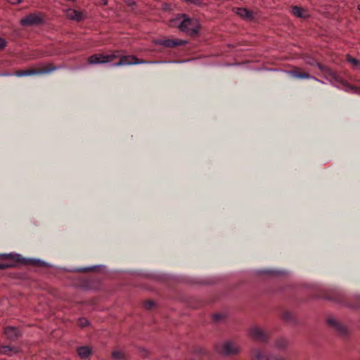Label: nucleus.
<instances>
[{
	"label": "nucleus",
	"instance_id": "obj_9",
	"mask_svg": "<svg viewBox=\"0 0 360 360\" xmlns=\"http://www.w3.org/2000/svg\"><path fill=\"white\" fill-rule=\"evenodd\" d=\"M290 76L297 79H311L319 83L323 84V82L317 79L314 76H311L309 73L305 72H301L299 69H295L292 70L288 71L287 72Z\"/></svg>",
	"mask_w": 360,
	"mask_h": 360
},
{
	"label": "nucleus",
	"instance_id": "obj_6",
	"mask_svg": "<svg viewBox=\"0 0 360 360\" xmlns=\"http://www.w3.org/2000/svg\"><path fill=\"white\" fill-rule=\"evenodd\" d=\"M319 69L323 74L324 77L331 83L343 84L341 77L330 68L321 64L318 65Z\"/></svg>",
	"mask_w": 360,
	"mask_h": 360
},
{
	"label": "nucleus",
	"instance_id": "obj_3",
	"mask_svg": "<svg viewBox=\"0 0 360 360\" xmlns=\"http://www.w3.org/2000/svg\"><path fill=\"white\" fill-rule=\"evenodd\" d=\"M60 67L55 66L54 65L50 63L47 64L42 68L37 69H29L25 70H19L15 72L14 75L17 77H24V76H31V75H46L49 74L51 72H53Z\"/></svg>",
	"mask_w": 360,
	"mask_h": 360
},
{
	"label": "nucleus",
	"instance_id": "obj_8",
	"mask_svg": "<svg viewBox=\"0 0 360 360\" xmlns=\"http://www.w3.org/2000/svg\"><path fill=\"white\" fill-rule=\"evenodd\" d=\"M41 18L37 13H31L20 20L22 26H32L41 22Z\"/></svg>",
	"mask_w": 360,
	"mask_h": 360
},
{
	"label": "nucleus",
	"instance_id": "obj_7",
	"mask_svg": "<svg viewBox=\"0 0 360 360\" xmlns=\"http://www.w3.org/2000/svg\"><path fill=\"white\" fill-rule=\"evenodd\" d=\"M249 333L250 337L257 342H266L269 338L268 334L257 326L250 328Z\"/></svg>",
	"mask_w": 360,
	"mask_h": 360
},
{
	"label": "nucleus",
	"instance_id": "obj_24",
	"mask_svg": "<svg viewBox=\"0 0 360 360\" xmlns=\"http://www.w3.org/2000/svg\"><path fill=\"white\" fill-rule=\"evenodd\" d=\"M305 63L309 65H311V66L316 65L317 67H318V65L320 64L315 59H314L312 58H309V57L305 59Z\"/></svg>",
	"mask_w": 360,
	"mask_h": 360
},
{
	"label": "nucleus",
	"instance_id": "obj_5",
	"mask_svg": "<svg viewBox=\"0 0 360 360\" xmlns=\"http://www.w3.org/2000/svg\"><path fill=\"white\" fill-rule=\"evenodd\" d=\"M215 349L218 354L223 356L236 354L239 352V348L231 341L219 343L216 345Z\"/></svg>",
	"mask_w": 360,
	"mask_h": 360
},
{
	"label": "nucleus",
	"instance_id": "obj_4",
	"mask_svg": "<svg viewBox=\"0 0 360 360\" xmlns=\"http://www.w3.org/2000/svg\"><path fill=\"white\" fill-rule=\"evenodd\" d=\"M119 57V51H114L110 54H94L87 58L89 65H99L111 62Z\"/></svg>",
	"mask_w": 360,
	"mask_h": 360
},
{
	"label": "nucleus",
	"instance_id": "obj_20",
	"mask_svg": "<svg viewBox=\"0 0 360 360\" xmlns=\"http://www.w3.org/2000/svg\"><path fill=\"white\" fill-rule=\"evenodd\" d=\"M251 356L253 360H261L264 357L261 350L258 349H252L251 352Z\"/></svg>",
	"mask_w": 360,
	"mask_h": 360
},
{
	"label": "nucleus",
	"instance_id": "obj_27",
	"mask_svg": "<svg viewBox=\"0 0 360 360\" xmlns=\"http://www.w3.org/2000/svg\"><path fill=\"white\" fill-rule=\"evenodd\" d=\"M154 302L151 300H148L147 302H145L144 304V307L146 309H150L153 307L154 306Z\"/></svg>",
	"mask_w": 360,
	"mask_h": 360
},
{
	"label": "nucleus",
	"instance_id": "obj_2",
	"mask_svg": "<svg viewBox=\"0 0 360 360\" xmlns=\"http://www.w3.org/2000/svg\"><path fill=\"white\" fill-rule=\"evenodd\" d=\"M119 51V57L117 58L120 60L117 63H115L112 65V67H119L123 65H138V64H153V63H160V61H149L138 59L134 55H128L123 56L120 54V51Z\"/></svg>",
	"mask_w": 360,
	"mask_h": 360
},
{
	"label": "nucleus",
	"instance_id": "obj_16",
	"mask_svg": "<svg viewBox=\"0 0 360 360\" xmlns=\"http://www.w3.org/2000/svg\"><path fill=\"white\" fill-rule=\"evenodd\" d=\"M17 352L18 350L14 347H11V346L8 345H0L1 354L11 355L13 353Z\"/></svg>",
	"mask_w": 360,
	"mask_h": 360
},
{
	"label": "nucleus",
	"instance_id": "obj_26",
	"mask_svg": "<svg viewBox=\"0 0 360 360\" xmlns=\"http://www.w3.org/2000/svg\"><path fill=\"white\" fill-rule=\"evenodd\" d=\"M224 315L221 314H215L213 315V319L215 321H219L224 319Z\"/></svg>",
	"mask_w": 360,
	"mask_h": 360
},
{
	"label": "nucleus",
	"instance_id": "obj_37",
	"mask_svg": "<svg viewBox=\"0 0 360 360\" xmlns=\"http://www.w3.org/2000/svg\"><path fill=\"white\" fill-rule=\"evenodd\" d=\"M358 9L360 11V4L358 6Z\"/></svg>",
	"mask_w": 360,
	"mask_h": 360
},
{
	"label": "nucleus",
	"instance_id": "obj_12",
	"mask_svg": "<svg viewBox=\"0 0 360 360\" xmlns=\"http://www.w3.org/2000/svg\"><path fill=\"white\" fill-rule=\"evenodd\" d=\"M328 323L333 326L335 329H336L341 334H345L347 332L346 328L340 324L335 319H328Z\"/></svg>",
	"mask_w": 360,
	"mask_h": 360
},
{
	"label": "nucleus",
	"instance_id": "obj_31",
	"mask_svg": "<svg viewBox=\"0 0 360 360\" xmlns=\"http://www.w3.org/2000/svg\"><path fill=\"white\" fill-rule=\"evenodd\" d=\"M266 360H285L284 359H281L275 356H269L266 358Z\"/></svg>",
	"mask_w": 360,
	"mask_h": 360
},
{
	"label": "nucleus",
	"instance_id": "obj_34",
	"mask_svg": "<svg viewBox=\"0 0 360 360\" xmlns=\"http://www.w3.org/2000/svg\"><path fill=\"white\" fill-rule=\"evenodd\" d=\"M92 269V268L84 269H82V271H86L89 270V269Z\"/></svg>",
	"mask_w": 360,
	"mask_h": 360
},
{
	"label": "nucleus",
	"instance_id": "obj_28",
	"mask_svg": "<svg viewBox=\"0 0 360 360\" xmlns=\"http://www.w3.org/2000/svg\"><path fill=\"white\" fill-rule=\"evenodd\" d=\"M13 266L14 264L13 263H0V269H5Z\"/></svg>",
	"mask_w": 360,
	"mask_h": 360
},
{
	"label": "nucleus",
	"instance_id": "obj_33",
	"mask_svg": "<svg viewBox=\"0 0 360 360\" xmlns=\"http://www.w3.org/2000/svg\"><path fill=\"white\" fill-rule=\"evenodd\" d=\"M263 274H275V272H274V271H264V272H263Z\"/></svg>",
	"mask_w": 360,
	"mask_h": 360
},
{
	"label": "nucleus",
	"instance_id": "obj_35",
	"mask_svg": "<svg viewBox=\"0 0 360 360\" xmlns=\"http://www.w3.org/2000/svg\"><path fill=\"white\" fill-rule=\"evenodd\" d=\"M102 1H103V4H105V5L107 4V0H102Z\"/></svg>",
	"mask_w": 360,
	"mask_h": 360
},
{
	"label": "nucleus",
	"instance_id": "obj_30",
	"mask_svg": "<svg viewBox=\"0 0 360 360\" xmlns=\"http://www.w3.org/2000/svg\"><path fill=\"white\" fill-rule=\"evenodd\" d=\"M6 1L8 3L13 4V5L19 4L22 1V0H6Z\"/></svg>",
	"mask_w": 360,
	"mask_h": 360
},
{
	"label": "nucleus",
	"instance_id": "obj_18",
	"mask_svg": "<svg viewBox=\"0 0 360 360\" xmlns=\"http://www.w3.org/2000/svg\"><path fill=\"white\" fill-rule=\"evenodd\" d=\"M304 10L299 6H293L292 8V13L298 18H305Z\"/></svg>",
	"mask_w": 360,
	"mask_h": 360
},
{
	"label": "nucleus",
	"instance_id": "obj_25",
	"mask_svg": "<svg viewBox=\"0 0 360 360\" xmlns=\"http://www.w3.org/2000/svg\"><path fill=\"white\" fill-rule=\"evenodd\" d=\"M89 321L85 318H80L78 320V324L80 327H86L89 325Z\"/></svg>",
	"mask_w": 360,
	"mask_h": 360
},
{
	"label": "nucleus",
	"instance_id": "obj_14",
	"mask_svg": "<svg viewBox=\"0 0 360 360\" xmlns=\"http://www.w3.org/2000/svg\"><path fill=\"white\" fill-rule=\"evenodd\" d=\"M236 13L239 16L246 20H251L253 18L252 13L245 8H237Z\"/></svg>",
	"mask_w": 360,
	"mask_h": 360
},
{
	"label": "nucleus",
	"instance_id": "obj_1",
	"mask_svg": "<svg viewBox=\"0 0 360 360\" xmlns=\"http://www.w3.org/2000/svg\"><path fill=\"white\" fill-rule=\"evenodd\" d=\"M182 18L181 22L178 25L179 29L191 36L198 34L200 28L198 20L195 18H188L186 15H183Z\"/></svg>",
	"mask_w": 360,
	"mask_h": 360
},
{
	"label": "nucleus",
	"instance_id": "obj_21",
	"mask_svg": "<svg viewBox=\"0 0 360 360\" xmlns=\"http://www.w3.org/2000/svg\"><path fill=\"white\" fill-rule=\"evenodd\" d=\"M112 357L114 360H124L125 358L123 352L119 350L113 351Z\"/></svg>",
	"mask_w": 360,
	"mask_h": 360
},
{
	"label": "nucleus",
	"instance_id": "obj_23",
	"mask_svg": "<svg viewBox=\"0 0 360 360\" xmlns=\"http://www.w3.org/2000/svg\"><path fill=\"white\" fill-rule=\"evenodd\" d=\"M282 319L287 322H292L294 321L293 314L289 311H285L282 314Z\"/></svg>",
	"mask_w": 360,
	"mask_h": 360
},
{
	"label": "nucleus",
	"instance_id": "obj_29",
	"mask_svg": "<svg viewBox=\"0 0 360 360\" xmlns=\"http://www.w3.org/2000/svg\"><path fill=\"white\" fill-rule=\"evenodd\" d=\"M6 45V41L0 37V49H4Z\"/></svg>",
	"mask_w": 360,
	"mask_h": 360
},
{
	"label": "nucleus",
	"instance_id": "obj_10",
	"mask_svg": "<svg viewBox=\"0 0 360 360\" xmlns=\"http://www.w3.org/2000/svg\"><path fill=\"white\" fill-rule=\"evenodd\" d=\"M186 43V41L181 39H159L155 41L156 44L162 45L165 47H174L176 46H182Z\"/></svg>",
	"mask_w": 360,
	"mask_h": 360
},
{
	"label": "nucleus",
	"instance_id": "obj_36",
	"mask_svg": "<svg viewBox=\"0 0 360 360\" xmlns=\"http://www.w3.org/2000/svg\"><path fill=\"white\" fill-rule=\"evenodd\" d=\"M36 263H37V264H41V263H42V262H41L40 260H37V261H36Z\"/></svg>",
	"mask_w": 360,
	"mask_h": 360
},
{
	"label": "nucleus",
	"instance_id": "obj_13",
	"mask_svg": "<svg viewBox=\"0 0 360 360\" xmlns=\"http://www.w3.org/2000/svg\"><path fill=\"white\" fill-rule=\"evenodd\" d=\"M4 333L10 340H14L19 335V331L15 327H6L4 330Z\"/></svg>",
	"mask_w": 360,
	"mask_h": 360
},
{
	"label": "nucleus",
	"instance_id": "obj_17",
	"mask_svg": "<svg viewBox=\"0 0 360 360\" xmlns=\"http://www.w3.org/2000/svg\"><path fill=\"white\" fill-rule=\"evenodd\" d=\"M91 352V348L89 347H86V346L81 347L77 349L78 355L82 359H85V358L88 357L90 355Z\"/></svg>",
	"mask_w": 360,
	"mask_h": 360
},
{
	"label": "nucleus",
	"instance_id": "obj_22",
	"mask_svg": "<svg viewBox=\"0 0 360 360\" xmlns=\"http://www.w3.org/2000/svg\"><path fill=\"white\" fill-rule=\"evenodd\" d=\"M347 60L349 63H351L354 68L360 69V61L358 60L357 59L348 55L347 56Z\"/></svg>",
	"mask_w": 360,
	"mask_h": 360
},
{
	"label": "nucleus",
	"instance_id": "obj_15",
	"mask_svg": "<svg viewBox=\"0 0 360 360\" xmlns=\"http://www.w3.org/2000/svg\"><path fill=\"white\" fill-rule=\"evenodd\" d=\"M288 345V340L285 338H278L274 343V346L279 350L285 349Z\"/></svg>",
	"mask_w": 360,
	"mask_h": 360
},
{
	"label": "nucleus",
	"instance_id": "obj_19",
	"mask_svg": "<svg viewBox=\"0 0 360 360\" xmlns=\"http://www.w3.org/2000/svg\"><path fill=\"white\" fill-rule=\"evenodd\" d=\"M0 257L3 259H11L14 262H18L20 260V255L18 254H2L0 255Z\"/></svg>",
	"mask_w": 360,
	"mask_h": 360
},
{
	"label": "nucleus",
	"instance_id": "obj_11",
	"mask_svg": "<svg viewBox=\"0 0 360 360\" xmlns=\"http://www.w3.org/2000/svg\"><path fill=\"white\" fill-rule=\"evenodd\" d=\"M66 15L70 20L76 21H82L84 18V15L82 12L76 11L72 8L66 10Z\"/></svg>",
	"mask_w": 360,
	"mask_h": 360
},
{
	"label": "nucleus",
	"instance_id": "obj_32",
	"mask_svg": "<svg viewBox=\"0 0 360 360\" xmlns=\"http://www.w3.org/2000/svg\"><path fill=\"white\" fill-rule=\"evenodd\" d=\"M126 2L127 4V5H129V6H132L134 4V1H133L132 0H127Z\"/></svg>",
	"mask_w": 360,
	"mask_h": 360
}]
</instances>
